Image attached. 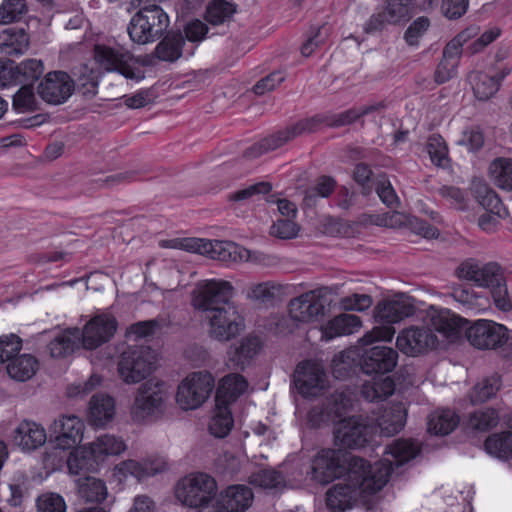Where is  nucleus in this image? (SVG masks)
Masks as SVG:
<instances>
[{"mask_svg": "<svg viewBox=\"0 0 512 512\" xmlns=\"http://www.w3.org/2000/svg\"><path fill=\"white\" fill-rule=\"evenodd\" d=\"M78 494L86 502L101 503L106 499L108 491L104 481L94 477H85L78 483Z\"/></svg>", "mask_w": 512, "mask_h": 512, "instance_id": "nucleus-49", "label": "nucleus"}, {"mask_svg": "<svg viewBox=\"0 0 512 512\" xmlns=\"http://www.w3.org/2000/svg\"><path fill=\"white\" fill-rule=\"evenodd\" d=\"M12 107L17 113L33 112L37 109L34 86L22 84L13 97Z\"/></svg>", "mask_w": 512, "mask_h": 512, "instance_id": "nucleus-58", "label": "nucleus"}, {"mask_svg": "<svg viewBox=\"0 0 512 512\" xmlns=\"http://www.w3.org/2000/svg\"><path fill=\"white\" fill-rule=\"evenodd\" d=\"M293 382L303 398L317 396L326 388V372L323 365L313 359H306L296 366Z\"/></svg>", "mask_w": 512, "mask_h": 512, "instance_id": "nucleus-14", "label": "nucleus"}, {"mask_svg": "<svg viewBox=\"0 0 512 512\" xmlns=\"http://www.w3.org/2000/svg\"><path fill=\"white\" fill-rule=\"evenodd\" d=\"M502 381L500 376L484 377L478 381L469 393V399L473 405H478L494 398L500 390Z\"/></svg>", "mask_w": 512, "mask_h": 512, "instance_id": "nucleus-44", "label": "nucleus"}, {"mask_svg": "<svg viewBox=\"0 0 512 512\" xmlns=\"http://www.w3.org/2000/svg\"><path fill=\"white\" fill-rule=\"evenodd\" d=\"M376 436L373 417L354 414L334 422L333 442L338 449L360 450L369 446Z\"/></svg>", "mask_w": 512, "mask_h": 512, "instance_id": "nucleus-3", "label": "nucleus"}, {"mask_svg": "<svg viewBox=\"0 0 512 512\" xmlns=\"http://www.w3.org/2000/svg\"><path fill=\"white\" fill-rule=\"evenodd\" d=\"M165 394L160 383H143L137 392L132 407V417L136 422H144L162 413Z\"/></svg>", "mask_w": 512, "mask_h": 512, "instance_id": "nucleus-16", "label": "nucleus"}, {"mask_svg": "<svg viewBox=\"0 0 512 512\" xmlns=\"http://www.w3.org/2000/svg\"><path fill=\"white\" fill-rule=\"evenodd\" d=\"M415 309L411 304L400 301H388L377 306L376 317L388 324H396L414 314Z\"/></svg>", "mask_w": 512, "mask_h": 512, "instance_id": "nucleus-39", "label": "nucleus"}, {"mask_svg": "<svg viewBox=\"0 0 512 512\" xmlns=\"http://www.w3.org/2000/svg\"><path fill=\"white\" fill-rule=\"evenodd\" d=\"M457 273L460 278L474 281L482 287H491L503 280L501 267L495 262L479 265L466 261L458 267Z\"/></svg>", "mask_w": 512, "mask_h": 512, "instance_id": "nucleus-23", "label": "nucleus"}, {"mask_svg": "<svg viewBox=\"0 0 512 512\" xmlns=\"http://www.w3.org/2000/svg\"><path fill=\"white\" fill-rule=\"evenodd\" d=\"M46 440L44 427L32 420L21 421L13 432V442L24 452L40 448Z\"/></svg>", "mask_w": 512, "mask_h": 512, "instance_id": "nucleus-25", "label": "nucleus"}, {"mask_svg": "<svg viewBox=\"0 0 512 512\" xmlns=\"http://www.w3.org/2000/svg\"><path fill=\"white\" fill-rule=\"evenodd\" d=\"M81 345L80 329L68 328L57 335L49 344L50 354L54 358L71 355Z\"/></svg>", "mask_w": 512, "mask_h": 512, "instance_id": "nucleus-35", "label": "nucleus"}, {"mask_svg": "<svg viewBox=\"0 0 512 512\" xmlns=\"http://www.w3.org/2000/svg\"><path fill=\"white\" fill-rule=\"evenodd\" d=\"M469 322L465 318L452 313L449 309L441 311L432 318L434 329L447 338H459Z\"/></svg>", "mask_w": 512, "mask_h": 512, "instance_id": "nucleus-33", "label": "nucleus"}, {"mask_svg": "<svg viewBox=\"0 0 512 512\" xmlns=\"http://www.w3.org/2000/svg\"><path fill=\"white\" fill-rule=\"evenodd\" d=\"M245 322L236 305L216 309L209 317V336L227 342L240 334Z\"/></svg>", "mask_w": 512, "mask_h": 512, "instance_id": "nucleus-15", "label": "nucleus"}, {"mask_svg": "<svg viewBox=\"0 0 512 512\" xmlns=\"http://www.w3.org/2000/svg\"><path fill=\"white\" fill-rule=\"evenodd\" d=\"M236 12V5L227 0H211L205 11V20L212 25H220L230 20Z\"/></svg>", "mask_w": 512, "mask_h": 512, "instance_id": "nucleus-50", "label": "nucleus"}, {"mask_svg": "<svg viewBox=\"0 0 512 512\" xmlns=\"http://www.w3.org/2000/svg\"><path fill=\"white\" fill-rule=\"evenodd\" d=\"M500 421L498 409L485 407L470 412L467 418V425L478 432H488L497 427Z\"/></svg>", "mask_w": 512, "mask_h": 512, "instance_id": "nucleus-45", "label": "nucleus"}, {"mask_svg": "<svg viewBox=\"0 0 512 512\" xmlns=\"http://www.w3.org/2000/svg\"><path fill=\"white\" fill-rule=\"evenodd\" d=\"M337 185L336 180L327 175L320 176L315 185L310 188L304 197V202L310 204L314 199L318 197L327 198L329 197L335 190Z\"/></svg>", "mask_w": 512, "mask_h": 512, "instance_id": "nucleus-62", "label": "nucleus"}, {"mask_svg": "<svg viewBox=\"0 0 512 512\" xmlns=\"http://www.w3.org/2000/svg\"><path fill=\"white\" fill-rule=\"evenodd\" d=\"M37 512H66L64 497L55 492H45L36 499Z\"/></svg>", "mask_w": 512, "mask_h": 512, "instance_id": "nucleus-61", "label": "nucleus"}, {"mask_svg": "<svg viewBox=\"0 0 512 512\" xmlns=\"http://www.w3.org/2000/svg\"><path fill=\"white\" fill-rule=\"evenodd\" d=\"M181 248L222 262L248 261L250 251L232 241L184 238Z\"/></svg>", "mask_w": 512, "mask_h": 512, "instance_id": "nucleus-5", "label": "nucleus"}, {"mask_svg": "<svg viewBox=\"0 0 512 512\" xmlns=\"http://www.w3.org/2000/svg\"><path fill=\"white\" fill-rule=\"evenodd\" d=\"M214 386L211 372H192L178 385L176 401L183 410L197 409L209 399Z\"/></svg>", "mask_w": 512, "mask_h": 512, "instance_id": "nucleus-6", "label": "nucleus"}, {"mask_svg": "<svg viewBox=\"0 0 512 512\" xmlns=\"http://www.w3.org/2000/svg\"><path fill=\"white\" fill-rule=\"evenodd\" d=\"M345 454L340 449L321 448L311 461L312 478L328 484L340 479L345 473Z\"/></svg>", "mask_w": 512, "mask_h": 512, "instance_id": "nucleus-13", "label": "nucleus"}, {"mask_svg": "<svg viewBox=\"0 0 512 512\" xmlns=\"http://www.w3.org/2000/svg\"><path fill=\"white\" fill-rule=\"evenodd\" d=\"M393 472L394 464L388 459L372 464L361 456L352 455L345 462V483L359 496H372L386 486Z\"/></svg>", "mask_w": 512, "mask_h": 512, "instance_id": "nucleus-1", "label": "nucleus"}, {"mask_svg": "<svg viewBox=\"0 0 512 512\" xmlns=\"http://www.w3.org/2000/svg\"><path fill=\"white\" fill-rule=\"evenodd\" d=\"M473 195L478 204L490 214L503 219L509 215L508 209L504 206L501 198L487 184H474Z\"/></svg>", "mask_w": 512, "mask_h": 512, "instance_id": "nucleus-34", "label": "nucleus"}, {"mask_svg": "<svg viewBox=\"0 0 512 512\" xmlns=\"http://www.w3.org/2000/svg\"><path fill=\"white\" fill-rule=\"evenodd\" d=\"M85 425L76 415H64L54 422L55 447L69 450L79 445L83 439Z\"/></svg>", "mask_w": 512, "mask_h": 512, "instance_id": "nucleus-20", "label": "nucleus"}, {"mask_svg": "<svg viewBox=\"0 0 512 512\" xmlns=\"http://www.w3.org/2000/svg\"><path fill=\"white\" fill-rule=\"evenodd\" d=\"M490 173L499 188L512 191V159H495L490 165Z\"/></svg>", "mask_w": 512, "mask_h": 512, "instance_id": "nucleus-54", "label": "nucleus"}, {"mask_svg": "<svg viewBox=\"0 0 512 512\" xmlns=\"http://www.w3.org/2000/svg\"><path fill=\"white\" fill-rule=\"evenodd\" d=\"M283 286L272 281L257 283L249 288L246 297L260 303L272 302Z\"/></svg>", "mask_w": 512, "mask_h": 512, "instance_id": "nucleus-59", "label": "nucleus"}, {"mask_svg": "<svg viewBox=\"0 0 512 512\" xmlns=\"http://www.w3.org/2000/svg\"><path fill=\"white\" fill-rule=\"evenodd\" d=\"M460 422L458 414L451 409H444L430 414L428 418V432L434 435L445 436L456 429Z\"/></svg>", "mask_w": 512, "mask_h": 512, "instance_id": "nucleus-40", "label": "nucleus"}, {"mask_svg": "<svg viewBox=\"0 0 512 512\" xmlns=\"http://www.w3.org/2000/svg\"><path fill=\"white\" fill-rule=\"evenodd\" d=\"M354 356L352 350H344L334 356L331 367L336 379L345 380L352 376L357 366Z\"/></svg>", "mask_w": 512, "mask_h": 512, "instance_id": "nucleus-55", "label": "nucleus"}, {"mask_svg": "<svg viewBox=\"0 0 512 512\" xmlns=\"http://www.w3.org/2000/svg\"><path fill=\"white\" fill-rule=\"evenodd\" d=\"M263 348L261 338L255 334H248L243 337L235 348L231 360L234 364L244 370Z\"/></svg>", "mask_w": 512, "mask_h": 512, "instance_id": "nucleus-36", "label": "nucleus"}, {"mask_svg": "<svg viewBox=\"0 0 512 512\" xmlns=\"http://www.w3.org/2000/svg\"><path fill=\"white\" fill-rule=\"evenodd\" d=\"M414 0H385L381 11L373 13L364 25L368 34L381 32L386 25H400L412 16Z\"/></svg>", "mask_w": 512, "mask_h": 512, "instance_id": "nucleus-12", "label": "nucleus"}, {"mask_svg": "<svg viewBox=\"0 0 512 512\" xmlns=\"http://www.w3.org/2000/svg\"><path fill=\"white\" fill-rule=\"evenodd\" d=\"M234 425L230 406L215 402V412L209 422V432L218 438L226 437Z\"/></svg>", "mask_w": 512, "mask_h": 512, "instance_id": "nucleus-47", "label": "nucleus"}, {"mask_svg": "<svg viewBox=\"0 0 512 512\" xmlns=\"http://www.w3.org/2000/svg\"><path fill=\"white\" fill-rule=\"evenodd\" d=\"M26 12L25 0H3L0 5V23L11 24L19 21Z\"/></svg>", "mask_w": 512, "mask_h": 512, "instance_id": "nucleus-60", "label": "nucleus"}, {"mask_svg": "<svg viewBox=\"0 0 512 512\" xmlns=\"http://www.w3.org/2000/svg\"><path fill=\"white\" fill-rule=\"evenodd\" d=\"M166 470L164 462L155 460H144L142 462L135 460H125L115 467V475L120 479H126L128 476L142 481L147 477L154 476Z\"/></svg>", "mask_w": 512, "mask_h": 512, "instance_id": "nucleus-27", "label": "nucleus"}, {"mask_svg": "<svg viewBox=\"0 0 512 512\" xmlns=\"http://www.w3.org/2000/svg\"><path fill=\"white\" fill-rule=\"evenodd\" d=\"M74 91V81L64 71H52L39 83L37 92L48 104L58 105L66 102Z\"/></svg>", "mask_w": 512, "mask_h": 512, "instance_id": "nucleus-17", "label": "nucleus"}, {"mask_svg": "<svg viewBox=\"0 0 512 512\" xmlns=\"http://www.w3.org/2000/svg\"><path fill=\"white\" fill-rule=\"evenodd\" d=\"M421 447L413 439L399 438L394 440L386 448V454L391 455L396 466H401L416 458Z\"/></svg>", "mask_w": 512, "mask_h": 512, "instance_id": "nucleus-42", "label": "nucleus"}, {"mask_svg": "<svg viewBox=\"0 0 512 512\" xmlns=\"http://www.w3.org/2000/svg\"><path fill=\"white\" fill-rule=\"evenodd\" d=\"M115 415V400L107 394H95L89 402L88 420L95 427H103Z\"/></svg>", "mask_w": 512, "mask_h": 512, "instance_id": "nucleus-32", "label": "nucleus"}, {"mask_svg": "<svg viewBox=\"0 0 512 512\" xmlns=\"http://www.w3.org/2000/svg\"><path fill=\"white\" fill-rule=\"evenodd\" d=\"M38 360L30 354L17 355L7 365L9 376L18 381H26L35 375L38 369Z\"/></svg>", "mask_w": 512, "mask_h": 512, "instance_id": "nucleus-46", "label": "nucleus"}, {"mask_svg": "<svg viewBox=\"0 0 512 512\" xmlns=\"http://www.w3.org/2000/svg\"><path fill=\"white\" fill-rule=\"evenodd\" d=\"M252 490L243 484L230 485L216 498L218 512H245L252 504Z\"/></svg>", "mask_w": 512, "mask_h": 512, "instance_id": "nucleus-22", "label": "nucleus"}, {"mask_svg": "<svg viewBox=\"0 0 512 512\" xmlns=\"http://www.w3.org/2000/svg\"><path fill=\"white\" fill-rule=\"evenodd\" d=\"M398 353L390 347L376 345L366 349L359 360L365 374L384 375L396 367Z\"/></svg>", "mask_w": 512, "mask_h": 512, "instance_id": "nucleus-19", "label": "nucleus"}, {"mask_svg": "<svg viewBox=\"0 0 512 512\" xmlns=\"http://www.w3.org/2000/svg\"><path fill=\"white\" fill-rule=\"evenodd\" d=\"M234 287L231 282L221 279H208L198 287L193 304L198 310L215 312L216 309L235 305L232 301Z\"/></svg>", "mask_w": 512, "mask_h": 512, "instance_id": "nucleus-10", "label": "nucleus"}, {"mask_svg": "<svg viewBox=\"0 0 512 512\" xmlns=\"http://www.w3.org/2000/svg\"><path fill=\"white\" fill-rule=\"evenodd\" d=\"M324 404L333 423L347 417V414L354 409L352 397L345 392H335L331 394L326 398Z\"/></svg>", "mask_w": 512, "mask_h": 512, "instance_id": "nucleus-48", "label": "nucleus"}, {"mask_svg": "<svg viewBox=\"0 0 512 512\" xmlns=\"http://www.w3.org/2000/svg\"><path fill=\"white\" fill-rule=\"evenodd\" d=\"M362 326L359 316L342 313L328 320L320 328L321 340L330 341L336 337L353 334Z\"/></svg>", "mask_w": 512, "mask_h": 512, "instance_id": "nucleus-26", "label": "nucleus"}, {"mask_svg": "<svg viewBox=\"0 0 512 512\" xmlns=\"http://www.w3.org/2000/svg\"><path fill=\"white\" fill-rule=\"evenodd\" d=\"M327 127L326 113L315 114L311 117L301 119L298 122L281 129L280 132L285 139V143L304 133H314L322 127Z\"/></svg>", "mask_w": 512, "mask_h": 512, "instance_id": "nucleus-38", "label": "nucleus"}, {"mask_svg": "<svg viewBox=\"0 0 512 512\" xmlns=\"http://www.w3.org/2000/svg\"><path fill=\"white\" fill-rule=\"evenodd\" d=\"M72 449L67 458V468L70 474L80 475L97 471L100 461L90 445H77Z\"/></svg>", "mask_w": 512, "mask_h": 512, "instance_id": "nucleus-31", "label": "nucleus"}, {"mask_svg": "<svg viewBox=\"0 0 512 512\" xmlns=\"http://www.w3.org/2000/svg\"><path fill=\"white\" fill-rule=\"evenodd\" d=\"M185 38L180 31H170L155 47V55L161 61L175 62L182 56Z\"/></svg>", "mask_w": 512, "mask_h": 512, "instance_id": "nucleus-37", "label": "nucleus"}, {"mask_svg": "<svg viewBox=\"0 0 512 512\" xmlns=\"http://www.w3.org/2000/svg\"><path fill=\"white\" fill-rule=\"evenodd\" d=\"M216 480L207 473H190L180 479L175 487V496L190 508H206L215 500Z\"/></svg>", "mask_w": 512, "mask_h": 512, "instance_id": "nucleus-4", "label": "nucleus"}, {"mask_svg": "<svg viewBox=\"0 0 512 512\" xmlns=\"http://www.w3.org/2000/svg\"><path fill=\"white\" fill-rule=\"evenodd\" d=\"M94 59L106 71L117 72L127 79L140 81L144 78L143 72L135 66L131 52L123 47L96 44Z\"/></svg>", "mask_w": 512, "mask_h": 512, "instance_id": "nucleus-8", "label": "nucleus"}, {"mask_svg": "<svg viewBox=\"0 0 512 512\" xmlns=\"http://www.w3.org/2000/svg\"><path fill=\"white\" fill-rule=\"evenodd\" d=\"M118 321L111 313H98L92 316L80 330L81 346L85 350H95L108 343L116 334Z\"/></svg>", "mask_w": 512, "mask_h": 512, "instance_id": "nucleus-11", "label": "nucleus"}, {"mask_svg": "<svg viewBox=\"0 0 512 512\" xmlns=\"http://www.w3.org/2000/svg\"><path fill=\"white\" fill-rule=\"evenodd\" d=\"M438 343L437 336L428 327L411 326L403 329L396 339L397 348L408 356L434 348Z\"/></svg>", "mask_w": 512, "mask_h": 512, "instance_id": "nucleus-18", "label": "nucleus"}, {"mask_svg": "<svg viewBox=\"0 0 512 512\" xmlns=\"http://www.w3.org/2000/svg\"><path fill=\"white\" fill-rule=\"evenodd\" d=\"M359 495L348 484L336 483L325 493V504L331 512H344L354 507Z\"/></svg>", "mask_w": 512, "mask_h": 512, "instance_id": "nucleus-30", "label": "nucleus"}, {"mask_svg": "<svg viewBox=\"0 0 512 512\" xmlns=\"http://www.w3.org/2000/svg\"><path fill=\"white\" fill-rule=\"evenodd\" d=\"M283 481L281 473L272 468L261 469L250 476V483L265 489H273Z\"/></svg>", "mask_w": 512, "mask_h": 512, "instance_id": "nucleus-64", "label": "nucleus"}, {"mask_svg": "<svg viewBox=\"0 0 512 512\" xmlns=\"http://www.w3.org/2000/svg\"><path fill=\"white\" fill-rule=\"evenodd\" d=\"M100 462L105 456L119 455L126 449V444L120 437L105 434L99 436L96 441L90 444Z\"/></svg>", "mask_w": 512, "mask_h": 512, "instance_id": "nucleus-51", "label": "nucleus"}, {"mask_svg": "<svg viewBox=\"0 0 512 512\" xmlns=\"http://www.w3.org/2000/svg\"><path fill=\"white\" fill-rule=\"evenodd\" d=\"M427 152L431 162L438 167H445L449 162L448 147L440 134H432L427 140Z\"/></svg>", "mask_w": 512, "mask_h": 512, "instance_id": "nucleus-57", "label": "nucleus"}, {"mask_svg": "<svg viewBox=\"0 0 512 512\" xmlns=\"http://www.w3.org/2000/svg\"><path fill=\"white\" fill-rule=\"evenodd\" d=\"M22 339L14 334L0 336V363L12 361L22 349Z\"/></svg>", "mask_w": 512, "mask_h": 512, "instance_id": "nucleus-63", "label": "nucleus"}, {"mask_svg": "<svg viewBox=\"0 0 512 512\" xmlns=\"http://www.w3.org/2000/svg\"><path fill=\"white\" fill-rule=\"evenodd\" d=\"M285 144L280 130L252 144L243 152L246 159H255L269 151L276 150Z\"/></svg>", "mask_w": 512, "mask_h": 512, "instance_id": "nucleus-53", "label": "nucleus"}, {"mask_svg": "<svg viewBox=\"0 0 512 512\" xmlns=\"http://www.w3.org/2000/svg\"><path fill=\"white\" fill-rule=\"evenodd\" d=\"M469 343L479 350H495L509 339L508 328L488 319H478L466 329Z\"/></svg>", "mask_w": 512, "mask_h": 512, "instance_id": "nucleus-9", "label": "nucleus"}, {"mask_svg": "<svg viewBox=\"0 0 512 512\" xmlns=\"http://www.w3.org/2000/svg\"><path fill=\"white\" fill-rule=\"evenodd\" d=\"M248 388V381L238 373H229L219 381L215 402L231 406Z\"/></svg>", "mask_w": 512, "mask_h": 512, "instance_id": "nucleus-28", "label": "nucleus"}, {"mask_svg": "<svg viewBox=\"0 0 512 512\" xmlns=\"http://www.w3.org/2000/svg\"><path fill=\"white\" fill-rule=\"evenodd\" d=\"M288 311L293 320L308 323L324 313V304L320 295L312 290L291 299Z\"/></svg>", "mask_w": 512, "mask_h": 512, "instance_id": "nucleus-21", "label": "nucleus"}, {"mask_svg": "<svg viewBox=\"0 0 512 512\" xmlns=\"http://www.w3.org/2000/svg\"><path fill=\"white\" fill-rule=\"evenodd\" d=\"M377 109L376 106H366L363 108H351L338 114L326 113L327 127L339 128L350 125L361 117L368 115Z\"/></svg>", "mask_w": 512, "mask_h": 512, "instance_id": "nucleus-52", "label": "nucleus"}, {"mask_svg": "<svg viewBox=\"0 0 512 512\" xmlns=\"http://www.w3.org/2000/svg\"><path fill=\"white\" fill-rule=\"evenodd\" d=\"M154 358L149 346H128L118 360L119 377L128 384L139 383L153 370Z\"/></svg>", "mask_w": 512, "mask_h": 512, "instance_id": "nucleus-7", "label": "nucleus"}, {"mask_svg": "<svg viewBox=\"0 0 512 512\" xmlns=\"http://www.w3.org/2000/svg\"><path fill=\"white\" fill-rule=\"evenodd\" d=\"M16 75L18 76V84H31L33 85L37 81L43 71L44 66L41 60L27 59L22 61L20 64H16Z\"/></svg>", "mask_w": 512, "mask_h": 512, "instance_id": "nucleus-56", "label": "nucleus"}, {"mask_svg": "<svg viewBox=\"0 0 512 512\" xmlns=\"http://www.w3.org/2000/svg\"><path fill=\"white\" fill-rule=\"evenodd\" d=\"M484 449L496 458L512 459V432L502 431L489 435L484 441Z\"/></svg>", "mask_w": 512, "mask_h": 512, "instance_id": "nucleus-41", "label": "nucleus"}, {"mask_svg": "<svg viewBox=\"0 0 512 512\" xmlns=\"http://www.w3.org/2000/svg\"><path fill=\"white\" fill-rule=\"evenodd\" d=\"M131 6L138 11L127 28L130 39L137 44L152 43L160 39L170 24L169 16L163 8L155 3Z\"/></svg>", "mask_w": 512, "mask_h": 512, "instance_id": "nucleus-2", "label": "nucleus"}, {"mask_svg": "<svg viewBox=\"0 0 512 512\" xmlns=\"http://www.w3.org/2000/svg\"><path fill=\"white\" fill-rule=\"evenodd\" d=\"M511 72V68L505 66L499 72L491 75L485 72H476L472 77V88L478 100L490 99L500 88L501 82Z\"/></svg>", "mask_w": 512, "mask_h": 512, "instance_id": "nucleus-29", "label": "nucleus"}, {"mask_svg": "<svg viewBox=\"0 0 512 512\" xmlns=\"http://www.w3.org/2000/svg\"><path fill=\"white\" fill-rule=\"evenodd\" d=\"M395 382L391 376H375L371 382L363 384L361 393L363 397L371 402L385 400L393 395Z\"/></svg>", "mask_w": 512, "mask_h": 512, "instance_id": "nucleus-43", "label": "nucleus"}, {"mask_svg": "<svg viewBox=\"0 0 512 512\" xmlns=\"http://www.w3.org/2000/svg\"><path fill=\"white\" fill-rule=\"evenodd\" d=\"M407 409L402 402L392 403L385 407L377 417L373 418L376 435L393 436L405 426Z\"/></svg>", "mask_w": 512, "mask_h": 512, "instance_id": "nucleus-24", "label": "nucleus"}]
</instances>
